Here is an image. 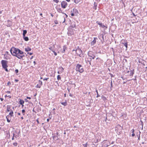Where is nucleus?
<instances>
[{
  "label": "nucleus",
  "mask_w": 147,
  "mask_h": 147,
  "mask_svg": "<svg viewBox=\"0 0 147 147\" xmlns=\"http://www.w3.org/2000/svg\"><path fill=\"white\" fill-rule=\"evenodd\" d=\"M16 53L17 54L15 55V56L20 59L24 60V59L23 58L24 57H25L24 52L23 51L18 49Z\"/></svg>",
  "instance_id": "1"
},
{
  "label": "nucleus",
  "mask_w": 147,
  "mask_h": 147,
  "mask_svg": "<svg viewBox=\"0 0 147 147\" xmlns=\"http://www.w3.org/2000/svg\"><path fill=\"white\" fill-rule=\"evenodd\" d=\"M75 69L76 71L80 73H82L84 71V69L83 66L79 64H77L76 65Z\"/></svg>",
  "instance_id": "2"
},
{
  "label": "nucleus",
  "mask_w": 147,
  "mask_h": 147,
  "mask_svg": "<svg viewBox=\"0 0 147 147\" xmlns=\"http://www.w3.org/2000/svg\"><path fill=\"white\" fill-rule=\"evenodd\" d=\"M18 49L13 47L10 49V52L11 54L13 56H15V55L17 54V52L18 50Z\"/></svg>",
  "instance_id": "3"
},
{
  "label": "nucleus",
  "mask_w": 147,
  "mask_h": 147,
  "mask_svg": "<svg viewBox=\"0 0 147 147\" xmlns=\"http://www.w3.org/2000/svg\"><path fill=\"white\" fill-rule=\"evenodd\" d=\"M103 143L102 144V147H107L110 144V142L107 140H105L103 141Z\"/></svg>",
  "instance_id": "4"
},
{
  "label": "nucleus",
  "mask_w": 147,
  "mask_h": 147,
  "mask_svg": "<svg viewBox=\"0 0 147 147\" xmlns=\"http://www.w3.org/2000/svg\"><path fill=\"white\" fill-rule=\"evenodd\" d=\"M8 61L5 60H2L1 61V63L3 68L5 67H8L7 65Z\"/></svg>",
  "instance_id": "5"
},
{
  "label": "nucleus",
  "mask_w": 147,
  "mask_h": 147,
  "mask_svg": "<svg viewBox=\"0 0 147 147\" xmlns=\"http://www.w3.org/2000/svg\"><path fill=\"white\" fill-rule=\"evenodd\" d=\"M94 53L92 51H89L88 53V56L91 57L92 59H94L95 57Z\"/></svg>",
  "instance_id": "6"
},
{
  "label": "nucleus",
  "mask_w": 147,
  "mask_h": 147,
  "mask_svg": "<svg viewBox=\"0 0 147 147\" xmlns=\"http://www.w3.org/2000/svg\"><path fill=\"white\" fill-rule=\"evenodd\" d=\"M109 112V115H110V116H112L113 117H115L117 115L115 111L114 110H111Z\"/></svg>",
  "instance_id": "7"
},
{
  "label": "nucleus",
  "mask_w": 147,
  "mask_h": 147,
  "mask_svg": "<svg viewBox=\"0 0 147 147\" xmlns=\"http://www.w3.org/2000/svg\"><path fill=\"white\" fill-rule=\"evenodd\" d=\"M67 2L64 1H63L61 3V7L63 9L65 8L67 6Z\"/></svg>",
  "instance_id": "8"
},
{
  "label": "nucleus",
  "mask_w": 147,
  "mask_h": 147,
  "mask_svg": "<svg viewBox=\"0 0 147 147\" xmlns=\"http://www.w3.org/2000/svg\"><path fill=\"white\" fill-rule=\"evenodd\" d=\"M68 31L67 32V34L69 36H71L72 35L74 34V32L73 31V30L71 29L70 28H69L68 29Z\"/></svg>",
  "instance_id": "9"
},
{
  "label": "nucleus",
  "mask_w": 147,
  "mask_h": 147,
  "mask_svg": "<svg viewBox=\"0 0 147 147\" xmlns=\"http://www.w3.org/2000/svg\"><path fill=\"white\" fill-rule=\"evenodd\" d=\"M123 129V127L121 126L120 125L118 124L115 127V131H122Z\"/></svg>",
  "instance_id": "10"
},
{
  "label": "nucleus",
  "mask_w": 147,
  "mask_h": 147,
  "mask_svg": "<svg viewBox=\"0 0 147 147\" xmlns=\"http://www.w3.org/2000/svg\"><path fill=\"white\" fill-rule=\"evenodd\" d=\"M104 34H100L99 36H98V38L100 40L102 43H103L105 41L104 40Z\"/></svg>",
  "instance_id": "11"
},
{
  "label": "nucleus",
  "mask_w": 147,
  "mask_h": 147,
  "mask_svg": "<svg viewBox=\"0 0 147 147\" xmlns=\"http://www.w3.org/2000/svg\"><path fill=\"white\" fill-rule=\"evenodd\" d=\"M58 135V132H57L56 133H55L54 134H53L52 135L53 136H52L53 139L54 140L55 138H56V140H58L59 139Z\"/></svg>",
  "instance_id": "12"
},
{
  "label": "nucleus",
  "mask_w": 147,
  "mask_h": 147,
  "mask_svg": "<svg viewBox=\"0 0 147 147\" xmlns=\"http://www.w3.org/2000/svg\"><path fill=\"white\" fill-rule=\"evenodd\" d=\"M98 40V38L96 37L94 38V39L91 42V45L94 46L96 43L97 40Z\"/></svg>",
  "instance_id": "13"
},
{
  "label": "nucleus",
  "mask_w": 147,
  "mask_h": 147,
  "mask_svg": "<svg viewBox=\"0 0 147 147\" xmlns=\"http://www.w3.org/2000/svg\"><path fill=\"white\" fill-rule=\"evenodd\" d=\"M72 12H73L75 14L76 16H77L78 14L79 13L78 10L75 8H73L72 9V10L71 11V13Z\"/></svg>",
  "instance_id": "14"
},
{
  "label": "nucleus",
  "mask_w": 147,
  "mask_h": 147,
  "mask_svg": "<svg viewBox=\"0 0 147 147\" xmlns=\"http://www.w3.org/2000/svg\"><path fill=\"white\" fill-rule=\"evenodd\" d=\"M78 53H77V55L78 56L80 57H81L83 55V51L81 49H79L78 51Z\"/></svg>",
  "instance_id": "15"
},
{
  "label": "nucleus",
  "mask_w": 147,
  "mask_h": 147,
  "mask_svg": "<svg viewBox=\"0 0 147 147\" xmlns=\"http://www.w3.org/2000/svg\"><path fill=\"white\" fill-rule=\"evenodd\" d=\"M42 85V83L41 81L39 80L38 81V84L36 86V88H40L41 86Z\"/></svg>",
  "instance_id": "16"
},
{
  "label": "nucleus",
  "mask_w": 147,
  "mask_h": 147,
  "mask_svg": "<svg viewBox=\"0 0 147 147\" xmlns=\"http://www.w3.org/2000/svg\"><path fill=\"white\" fill-rule=\"evenodd\" d=\"M7 27H11L12 26V21H10L9 20H8L7 21Z\"/></svg>",
  "instance_id": "17"
},
{
  "label": "nucleus",
  "mask_w": 147,
  "mask_h": 147,
  "mask_svg": "<svg viewBox=\"0 0 147 147\" xmlns=\"http://www.w3.org/2000/svg\"><path fill=\"white\" fill-rule=\"evenodd\" d=\"M11 117L9 115H7V116L6 117L7 121L9 123L10 122L11 119Z\"/></svg>",
  "instance_id": "18"
},
{
  "label": "nucleus",
  "mask_w": 147,
  "mask_h": 147,
  "mask_svg": "<svg viewBox=\"0 0 147 147\" xmlns=\"http://www.w3.org/2000/svg\"><path fill=\"white\" fill-rule=\"evenodd\" d=\"M97 137H98V138H97V137H96L95 139L94 140V141L93 142H94L95 143H98V140L99 137L100 138L99 141L100 140V138H101L100 136H98Z\"/></svg>",
  "instance_id": "19"
},
{
  "label": "nucleus",
  "mask_w": 147,
  "mask_h": 147,
  "mask_svg": "<svg viewBox=\"0 0 147 147\" xmlns=\"http://www.w3.org/2000/svg\"><path fill=\"white\" fill-rule=\"evenodd\" d=\"M19 103L22 105V106H24V101L23 100L19 99Z\"/></svg>",
  "instance_id": "20"
},
{
  "label": "nucleus",
  "mask_w": 147,
  "mask_h": 147,
  "mask_svg": "<svg viewBox=\"0 0 147 147\" xmlns=\"http://www.w3.org/2000/svg\"><path fill=\"white\" fill-rule=\"evenodd\" d=\"M85 61L87 63L90 62H91L92 61V58H87L85 59Z\"/></svg>",
  "instance_id": "21"
},
{
  "label": "nucleus",
  "mask_w": 147,
  "mask_h": 147,
  "mask_svg": "<svg viewBox=\"0 0 147 147\" xmlns=\"http://www.w3.org/2000/svg\"><path fill=\"white\" fill-rule=\"evenodd\" d=\"M132 69V68H131V69H130V74H129V76H133V74H134V69Z\"/></svg>",
  "instance_id": "22"
},
{
  "label": "nucleus",
  "mask_w": 147,
  "mask_h": 147,
  "mask_svg": "<svg viewBox=\"0 0 147 147\" xmlns=\"http://www.w3.org/2000/svg\"><path fill=\"white\" fill-rule=\"evenodd\" d=\"M11 105H7V112H9L11 110V109L10 108L11 107Z\"/></svg>",
  "instance_id": "23"
},
{
  "label": "nucleus",
  "mask_w": 147,
  "mask_h": 147,
  "mask_svg": "<svg viewBox=\"0 0 147 147\" xmlns=\"http://www.w3.org/2000/svg\"><path fill=\"white\" fill-rule=\"evenodd\" d=\"M67 49V47L65 45H64L63 47V50L62 51L63 53H64L65 52V50Z\"/></svg>",
  "instance_id": "24"
},
{
  "label": "nucleus",
  "mask_w": 147,
  "mask_h": 147,
  "mask_svg": "<svg viewBox=\"0 0 147 147\" xmlns=\"http://www.w3.org/2000/svg\"><path fill=\"white\" fill-rule=\"evenodd\" d=\"M31 49L29 47H27L25 48V50L26 52H28L31 51Z\"/></svg>",
  "instance_id": "25"
},
{
  "label": "nucleus",
  "mask_w": 147,
  "mask_h": 147,
  "mask_svg": "<svg viewBox=\"0 0 147 147\" xmlns=\"http://www.w3.org/2000/svg\"><path fill=\"white\" fill-rule=\"evenodd\" d=\"M23 38L25 41H27L29 40V38L27 36H26L25 35L23 36Z\"/></svg>",
  "instance_id": "26"
},
{
  "label": "nucleus",
  "mask_w": 147,
  "mask_h": 147,
  "mask_svg": "<svg viewBox=\"0 0 147 147\" xmlns=\"http://www.w3.org/2000/svg\"><path fill=\"white\" fill-rule=\"evenodd\" d=\"M123 44L126 47V49L125 50H126L127 49V46H128V44L127 42H124V43H123Z\"/></svg>",
  "instance_id": "27"
},
{
  "label": "nucleus",
  "mask_w": 147,
  "mask_h": 147,
  "mask_svg": "<svg viewBox=\"0 0 147 147\" xmlns=\"http://www.w3.org/2000/svg\"><path fill=\"white\" fill-rule=\"evenodd\" d=\"M97 3L95 2H94V6L93 7V9H96V7L97 6Z\"/></svg>",
  "instance_id": "28"
},
{
  "label": "nucleus",
  "mask_w": 147,
  "mask_h": 147,
  "mask_svg": "<svg viewBox=\"0 0 147 147\" xmlns=\"http://www.w3.org/2000/svg\"><path fill=\"white\" fill-rule=\"evenodd\" d=\"M61 105H64L65 106H67V102L66 100H65V102H61Z\"/></svg>",
  "instance_id": "29"
},
{
  "label": "nucleus",
  "mask_w": 147,
  "mask_h": 147,
  "mask_svg": "<svg viewBox=\"0 0 147 147\" xmlns=\"http://www.w3.org/2000/svg\"><path fill=\"white\" fill-rule=\"evenodd\" d=\"M13 111L12 110H11L10 111V112L9 113V115H8L10 116L11 117H13Z\"/></svg>",
  "instance_id": "30"
},
{
  "label": "nucleus",
  "mask_w": 147,
  "mask_h": 147,
  "mask_svg": "<svg viewBox=\"0 0 147 147\" xmlns=\"http://www.w3.org/2000/svg\"><path fill=\"white\" fill-rule=\"evenodd\" d=\"M27 33V30H24L23 31L22 35L23 36L26 35V34Z\"/></svg>",
  "instance_id": "31"
},
{
  "label": "nucleus",
  "mask_w": 147,
  "mask_h": 147,
  "mask_svg": "<svg viewBox=\"0 0 147 147\" xmlns=\"http://www.w3.org/2000/svg\"><path fill=\"white\" fill-rule=\"evenodd\" d=\"M96 23L97 24L99 25L100 27H101L102 25V23H101L100 22H99L98 21H96Z\"/></svg>",
  "instance_id": "32"
},
{
  "label": "nucleus",
  "mask_w": 147,
  "mask_h": 147,
  "mask_svg": "<svg viewBox=\"0 0 147 147\" xmlns=\"http://www.w3.org/2000/svg\"><path fill=\"white\" fill-rule=\"evenodd\" d=\"M55 48V45H54L53 46L49 48V49L51 51H54L53 49Z\"/></svg>",
  "instance_id": "33"
},
{
  "label": "nucleus",
  "mask_w": 147,
  "mask_h": 147,
  "mask_svg": "<svg viewBox=\"0 0 147 147\" xmlns=\"http://www.w3.org/2000/svg\"><path fill=\"white\" fill-rule=\"evenodd\" d=\"M101 98H102V100L104 101H105L106 100H107V98H106V97L103 95L102 96Z\"/></svg>",
  "instance_id": "34"
},
{
  "label": "nucleus",
  "mask_w": 147,
  "mask_h": 147,
  "mask_svg": "<svg viewBox=\"0 0 147 147\" xmlns=\"http://www.w3.org/2000/svg\"><path fill=\"white\" fill-rule=\"evenodd\" d=\"M57 9L58 12L60 13H62V11L61 8H57Z\"/></svg>",
  "instance_id": "35"
},
{
  "label": "nucleus",
  "mask_w": 147,
  "mask_h": 147,
  "mask_svg": "<svg viewBox=\"0 0 147 147\" xmlns=\"http://www.w3.org/2000/svg\"><path fill=\"white\" fill-rule=\"evenodd\" d=\"M96 94H97V96H96V97L97 98H98L100 96V95L99 94H98V90H97L96 89Z\"/></svg>",
  "instance_id": "36"
},
{
  "label": "nucleus",
  "mask_w": 147,
  "mask_h": 147,
  "mask_svg": "<svg viewBox=\"0 0 147 147\" xmlns=\"http://www.w3.org/2000/svg\"><path fill=\"white\" fill-rule=\"evenodd\" d=\"M127 42V40L125 39H122L121 40V44H123L124 42Z\"/></svg>",
  "instance_id": "37"
},
{
  "label": "nucleus",
  "mask_w": 147,
  "mask_h": 147,
  "mask_svg": "<svg viewBox=\"0 0 147 147\" xmlns=\"http://www.w3.org/2000/svg\"><path fill=\"white\" fill-rule=\"evenodd\" d=\"M118 135H119L121 134L122 133V131H116Z\"/></svg>",
  "instance_id": "38"
},
{
  "label": "nucleus",
  "mask_w": 147,
  "mask_h": 147,
  "mask_svg": "<svg viewBox=\"0 0 147 147\" xmlns=\"http://www.w3.org/2000/svg\"><path fill=\"white\" fill-rule=\"evenodd\" d=\"M76 26V24H74V25H72L71 26H70V28L72 29V28L75 27Z\"/></svg>",
  "instance_id": "39"
},
{
  "label": "nucleus",
  "mask_w": 147,
  "mask_h": 147,
  "mask_svg": "<svg viewBox=\"0 0 147 147\" xmlns=\"http://www.w3.org/2000/svg\"><path fill=\"white\" fill-rule=\"evenodd\" d=\"M61 78L60 75H58L57 76V79L58 80H59L61 79Z\"/></svg>",
  "instance_id": "40"
},
{
  "label": "nucleus",
  "mask_w": 147,
  "mask_h": 147,
  "mask_svg": "<svg viewBox=\"0 0 147 147\" xmlns=\"http://www.w3.org/2000/svg\"><path fill=\"white\" fill-rule=\"evenodd\" d=\"M122 116L124 117H126L127 116V114L126 113H123L122 114Z\"/></svg>",
  "instance_id": "41"
},
{
  "label": "nucleus",
  "mask_w": 147,
  "mask_h": 147,
  "mask_svg": "<svg viewBox=\"0 0 147 147\" xmlns=\"http://www.w3.org/2000/svg\"><path fill=\"white\" fill-rule=\"evenodd\" d=\"M16 133L17 134V135H16V136H18V137L19 136V134H20V130H19L18 131H16Z\"/></svg>",
  "instance_id": "42"
},
{
  "label": "nucleus",
  "mask_w": 147,
  "mask_h": 147,
  "mask_svg": "<svg viewBox=\"0 0 147 147\" xmlns=\"http://www.w3.org/2000/svg\"><path fill=\"white\" fill-rule=\"evenodd\" d=\"M13 145L14 146H16L18 144L17 142H15L13 143Z\"/></svg>",
  "instance_id": "43"
},
{
  "label": "nucleus",
  "mask_w": 147,
  "mask_h": 147,
  "mask_svg": "<svg viewBox=\"0 0 147 147\" xmlns=\"http://www.w3.org/2000/svg\"><path fill=\"white\" fill-rule=\"evenodd\" d=\"M24 100H25V102H28L29 103H31V102H30L28 100H27V98H25L24 99Z\"/></svg>",
  "instance_id": "44"
},
{
  "label": "nucleus",
  "mask_w": 147,
  "mask_h": 147,
  "mask_svg": "<svg viewBox=\"0 0 147 147\" xmlns=\"http://www.w3.org/2000/svg\"><path fill=\"white\" fill-rule=\"evenodd\" d=\"M15 73H16V74L17 75H18V73L19 72V70L18 69H16L15 70Z\"/></svg>",
  "instance_id": "45"
},
{
  "label": "nucleus",
  "mask_w": 147,
  "mask_h": 147,
  "mask_svg": "<svg viewBox=\"0 0 147 147\" xmlns=\"http://www.w3.org/2000/svg\"><path fill=\"white\" fill-rule=\"evenodd\" d=\"M54 23L55 24H59L58 21L57 20H55L54 21Z\"/></svg>",
  "instance_id": "46"
},
{
  "label": "nucleus",
  "mask_w": 147,
  "mask_h": 147,
  "mask_svg": "<svg viewBox=\"0 0 147 147\" xmlns=\"http://www.w3.org/2000/svg\"><path fill=\"white\" fill-rule=\"evenodd\" d=\"M7 67H4L3 68L4 69H5V70L7 72H8V71H8L7 69Z\"/></svg>",
  "instance_id": "47"
},
{
  "label": "nucleus",
  "mask_w": 147,
  "mask_h": 147,
  "mask_svg": "<svg viewBox=\"0 0 147 147\" xmlns=\"http://www.w3.org/2000/svg\"><path fill=\"white\" fill-rule=\"evenodd\" d=\"M87 143H88V142H87L85 144H83V146L84 147H87Z\"/></svg>",
  "instance_id": "48"
},
{
  "label": "nucleus",
  "mask_w": 147,
  "mask_h": 147,
  "mask_svg": "<svg viewBox=\"0 0 147 147\" xmlns=\"http://www.w3.org/2000/svg\"><path fill=\"white\" fill-rule=\"evenodd\" d=\"M22 113L23 114V115H24V113H25V111L24 109H23L22 110Z\"/></svg>",
  "instance_id": "49"
},
{
  "label": "nucleus",
  "mask_w": 147,
  "mask_h": 147,
  "mask_svg": "<svg viewBox=\"0 0 147 147\" xmlns=\"http://www.w3.org/2000/svg\"><path fill=\"white\" fill-rule=\"evenodd\" d=\"M59 69L62 72H63V71L64 70V69L62 67H60L59 68Z\"/></svg>",
  "instance_id": "50"
},
{
  "label": "nucleus",
  "mask_w": 147,
  "mask_h": 147,
  "mask_svg": "<svg viewBox=\"0 0 147 147\" xmlns=\"http://www.w3.org/2000/svg\"><path fill=\"white\" fill-rule=\"evenodd\" d=\"M74 2L76 3L77 4L79 3V1L78 0H74Z\"/></svg>",
  "instance_id": "51"
},
{
  "label": "nucleus",
  "mask_w": 147,
  "mask_h": 147,
  "mask_svg": "<svg viewBox=\"0 0 147 147\" xmlns=\"http://www.w3.org/2000/svg\"><path fill=\"white\" fill-rule=\"evenodd\" d=\"M71 16H76V15L73 12H72L71 13Z\"/></svg>",
  "instance_id": "52"
},
{
  "label": "nucleus",
  "mask_w": 147,
  "mask_h": 147,
  "mask_svg": "<svg viewBox=\"0 0 147 147\" xmlns=\"http://www.w3.org/2000/svg\"><path fill=\"white\" fill-rule=\"evenodd\" d=\"M52 52L53 53L54 55L55 56H56L57 55V53L54 51H53Z\"/></svg>",
  "instance_id": "53"
},
{
  "label": "nucleus",
  "mask_w": 147,
  "mask_h": 147,
  "mask_svg": "<svg viewBox=\"0 0 147 147\" xmlns=\"http://www.w3.org/2000/svg\"><path fill=\"white\" fill-rule=\"evenodd\" d=\"M130 131L132 133H134V132H135V130L134 129H133L131 130Z\"/></svg>",
  "instance_id": "54"
},
{
  "label": "nucleus",
  "mask_w": 147,
  "mask_h": 147,
  "mask_svg": "<svg viewBox=\"0 0 147 147\" xmlns=\"http://www.w3.org/2000/svg\"><path fill=\"white\" fill-rule=\"evenodd\" d=\"M4 58L6 59H10L9 57L8 56H7V55H6V57H4Z\"/></svg>",
  "instance_id": "55"
},
{
  "label": "nucleus",
  "mask_w": 147,
  "mask_h": 147,
  "mask_svg": "<svg viewBox=\"0 0 147 147\" xmlns=\"http://www.w3.org/2000/svg\"><path fill=\"white\" fill-rule=\"evenodd\" d=\"M53 1L56 3H57L59 2V1L58 0H53Z\"/></svg>",
  "instance_id": "56"
},
{
  "label": "nucleus",
  "mask_w": 147,
  "mask_h": 147,
  "mask_svg": "<svg viewBox=\"0 0 147 147\" xmlns=\"http://www.w3.org/2000/svg\"><path fill=\"white\" fill-rule=\"evenodd\" d=\"M109 74L110 75V76L111 78L114 77V76L113 75V74H111V73H109Z\"/></svg>",
  "instance_id": "57"
},
{
  "label": "nucleus",
  "mask_w": 147,
  "mask_h": 147,
  "mask_svg": "<svg viewBox=\"0 0 147 147\" xmlns=\"http://www.w3.org/2000/svg\"><path fill=\"white\" fill-rule=\"evenodd\" d=\"M72 81H70V82H68L67 83V84H69V85H71V84H72Z\"/></svg>",
  "instance_id": "58"
},
{
  "label": "nucleus",
  "mask_w": 147,
  "mask_h": 147,
  "mask_svg": "<svg viewBox=\"0 0 147 147\" xmlns=\"http://www.w3.org/2000/svg\"><path fill=\"white\" fill-rule=\"evenodd\" d=\"M49 79V78H44L43 79V80L44 81L47 80Z\"/></svg>",
  "instance_id": "59"
},
{
  "label": "nucleus",
  "mask_w": 147,
  "mask_h": 147,
  "mask_svg": "<svg viewBox=\"0 0 147 147\" xmlns=\"http://www.w3.org/2000/svg\"><path fill=\"white\" fill-rule=\"evenodd\" d=\"M27 54H29L30 55H32V54H33V53H29V52H28L27 53Z\"/></svg>",
  "instance_id": "60"
},
{
  "label": "nucleus",
  "mask_w": 147,
  "mask_h": 147,
  "mask_svg": "<svg viewBox=\"0 0 147 147\" xmlns=\"http://www.w3.org/2000/svg\"><path fill=\"white\" fill-rule=\"evenodd\" d=\"M11 84V83L10 82H8L7 83V85L9 86Z\"/></svg>",
  "instance_id": "61"
},
{
  "label": "nucleus",
  "mask_w": 147,
  "mask_h": 147,
  "mask_svg": "<svg viewBox=\"0 0 147 147\" xmlns=\"http://www.w3.org/2000/svg\"><path fill=\"white\" fill-rule=\"evenodd\" d=\"M140 122H141V125H142V127H143V122L141 120H140Z\"/></svg>",
  "instance_id": "62"
},
{
  "label": "nucleus",
  "mask_w": 147,
  "mask_h": 147,
  "mask_svg": "<svg viewBox=\"0 0 147 147\" xmlns=\"http://www.w3.org/2000/svg\"><path fill=\"white\" fill-rule=\"evenodd\" d=\"M78 51L79 50V49H81L80 48L79 46H78L76 49Z\"/></svg>",
  "instance_id": "63"
},
{
  "label": "nucleus",
  "mask_w": 147,
  "mask_h": 147,
  "mask_svg": "<svg viewBox=\"0 0 147 147\" xmlns=\"http://www.w3.org/2000/svg\"><path fill=\"white\" fill-rule=\"evenodd\" d=\"M26 98L27 99H31V98L30 97L27 96L26 97Z\"/></svg>",
  "instance_id": "64"
}]
</instances>
